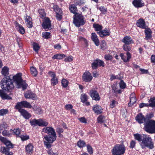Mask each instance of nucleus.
<instances>
[{"mask_svg":"<svg viewBox=\"0 0 155 155\" xmlns=\"http://www.w3.org/2000/svg\"><path fill=\"white\" fill-rule=\"evenodd\" d=\"M25 17V22L27 27L28 28L32 27L33 25L31 18L27 15H26Z\"/></svg>","mask_w":155,"mask_h":155,"instance_id":"20","label":"nucleus"},{"mask_svg":"<svg viewBox=\"0 0 155 155\" xmlns=\"http://www.w3.org/2000/svg\"><path fill=\"white\" fill-rule=\"evenodd\" d=\"M100 36L101 37L109 36L110 34V32L108 29H105L101 31L97 32Z\"/></svg>","mask_w":155,"mask_h":155,"instance_id":"21","label":"nucleus"},{"mask_svg":"<svg viewBox=\"0 0 155 155\" xmlns=\"http://www.w3.org/2000/svg\"><path fill=\"white\" fill-rule=\"evenodd\" d=\"M2 135L4 136H9L10 135V133L6 130H4L2 133Z\"/></svg>","mask_w":155,"mask_h":155,"instance_id":"62","label":"nucleus"},{"mask_svg":"<svg viewBox=\"0 0 155 155\" xmlns=\"http://www.w3.org/2000/svg\"><path fill=\"white\" fill-rule=\"evenodd\" d=\"M134 93H132L130 95V102L128 104L129 106H132L136 101V99L134 96Z\"/></svg>","mask_w":155,"mask_h":155,"instance_id":"27","label":"nucleus"},{"mask_svg":"<svg viewBox=\"0 0 155 155\" xmlns=\"http://www.w3.org/2000/svg\"><path fill=\"white\" fill-rule=\"evenodd\" d=\"M69 9L70 12L75 15L77 13V9L76 6L74 5L73 4L69 6Z\"/></svg>","mask_w":155,"mask_h":155,"instance_id":"31","label":"nucleus"},{"mask_svg":"<svg viewBox=\"0 0 155 155\" xmlns=\"http://www.w3.org/2000/svg\"><path fill=\"white\" fill-rule=\"evenodd\" d=\"M88 98V97L87 95L85 94H83L81 95V100L82 102L83 103L87 101Z\"/></svg>","mask_w":155,"mask_h":155,"instance_id":"41","label":"nucleus"},{"mask_svg":"<svg viewBox=\"0 0 155 155\" xmlns=\"http://www.w3.org/2000/svg\"><path fill=\"white\" fill-rule=\"evenodd\" d=\"M30 70L31 74L34 76H36L38 74L36 69L34 67H31Z\"/></svg>","mask_w":155,"mask_h":155,"instance_id":"36","label":"nucleus"},{"mask_svg":"<svg viewBox=\"0 0 155 155\" xmlns=\"http://www.w3.org/2000/svg\"><path fill=\"white\" fill-rule=\"evenodd\" d=\"M42 26L45 31H47L51 28V21L48 18H45L42 24Z\"/></svg>","mask_w":155,"mask_h":155,"instance_id":"11","label":"nucleus"},{"mask_svg":"<svg viewBox=\"0 0 155 155\" xmlns=\"http://www.w3.org/2000/svg\"><path fill=\"white\" fill-rule=\"evenodd\" d=\"M19 137L22 141L26 140L29 139V137L28 135H20Z\"/></svg>","mask_w":155,"mask_h":155,"instance_id":"57","label":"nucleus"},{"mask_svg":"<svg viewBox=\"0 0 155 155\" xmlns=\"http://www.w3.org/2000/svg\"><path fill=\"white\" fill-rule=\"evenodd\" d=\"M125 149L124 145L117 144L112 150L113 155H121L125 153Z\"/></svg>","mask_w":155,"mask_h":155,"instance_id":"7","label":"nucleus"},{"mask_svg":"<svg viewBox=\"0 0 155 155\" xmlns=\"http://www.w3.org/2000/svg\"><path fill=\"white\" fill-rule=\"evenodd\" d=\"M134 138L136 140L140 142V143L143 141V140L146 138V135L142 134H136L134 135Z\"/></svg>","mask_w":155,"mask_h":155,"instance_id":"16","label":"nucleus"},{"mask_svg":"<svg viewBox=\"0 0 155 155\" xmlns=\"http://www.w3.org/2000/svg\"><path fill=\"white\" fill-rule=\"evenodd\" d=\"M25 97L26 98L31 99L33 100H35L37 98L36 94L30 91L26 92L25 94Z\"/></svg>","mask_w":155,"mask_h":155,"instance_id":"13","label":"nucleus"},{"mask_svg":"<svg viewBox=\"0 0 155 155\" xmlns=\"http://www.w3.org/2000/svg\"><path fill=\"white\" fill-rule=\"evenodd\" d=\"M132 4L137 8L141 7L144 5V3L141 0H134L132 2Z\"/></svg>","mask_w":155,"mask_h":155,"instance_id":"17","label":"nucleus"},{"mask_svg":"<svg viewBox=\"0 0 155 155\" xmlns=\"http://www.w3.org/2000/svg\"><path fill=\"white\" fill-rule=\"evenodd\" d=\"M0 140L6 145L8 148H13L12 144L11 142L7 140L6 138L1 136L0 137Z\"/></svg>","mask_w":155,"mask_h":155,"instance_id":"15","label":"nucleus"},{"mask_svg":"<svg viewBox=\"0 0 155 155\" xmlns=\"http://www.w3.org/2000/svg\"><path fill=\"white\" fill-rule=\"evenodd\" d=\"M2 74L4 76H6L9 74V68L7 66H4L1 71Z\"/></svg>","mask_w":155,"mask_h":155,"instance_id":"28","label":"nucleus"},{"mask_svg":"<svg viewBox=\"0 0 155 155\" xmlns=\"http://www.w3.org/2000/svg\"><path fill=\"white\" fill-rule=\"evenodd\" d=\"M89 94L93 100L96 101H99L100 99L98 93L95 90H91L90 91Z\"/></svg>","mask_w":155,"mask_h":155,"instance_id":"10","label":"nucleus"},{"mask_svg":"<svg viewBox=\"0 0 155 155\" xmlns=\"http://www.w3.org/2000/svg\"><path fill=\"white\" fill-rule=\"evenodd\" d=\"M38 119H34L31 120L30 121L31 124L33 126H35L36 125L38 126Z\"/></svg>","mask_w":155,"mask_h":155,"instance_id":"43","label":"nucleus"},{"mask_svg":"<svg viewBox=\"0 0 155 155\" xmlns=\"http://www.w3.org/2000/svg\"><path fill=\"white\" fill-rule=\"evenodd\" d=\"M99 9L101 12L103 14H105L107 12V9L106 8L103 6L101 7Z\"/></svg>","mask_w":155,"mask_h":155,"instance_id":"58","label":"nucleus"},{"mask_svg":"<svg viewBox=\"0 0 155 155\" xmlns=\"http://www.w3.org/2000/svg\"><path fill=\"white\" fill-rule=\"evenodd\" d=\"M73 59V57L72 56H69L68 57H66L64 61L65 62H70L72 61Z\"/></svg>","mask_w":155,"mask_h":155,"instance_id":"56","label":"nucleus"},{"mask_svg":"<svg viewBox=\"0 0 155 155\" xmlns=\"http://www.w3.org/2000/svg\"><path fill=\"white\" fill-rule=\"evenodd\" d=\"M154 116V114L153 113H147L146 115L145 119L147 121H149L152 120H150V119L152 118Z\"/></svg>","mask_w":155,"mask_h":155,"instance_id":"38","label":"nucleus"},{"mask_svg":"<svg viewBox=\"0 0 155 155\" xmlns=\"http://www.w3.org/2000/svg\"><path fill=\"white\" fill-rule=\"evenodd\" d=\"M120 87L121 89H124L126 87V84L123 81H121L120 83Z\"/></svg>","mask_w":155,"mask_h":155,"instance_id":"61","label":"nucleus"},{"mask_svg":"<svg viewBox=\"0 0 155 155\" xmlns=\"http://www.w3.org/2000/svg\"><path fill=\"white\" fill-rule=\"evenodd\" d=\"M104 62L100 60L96 59L94 60V61L92 64V67L93 69H96L97 67L99 66H104Z\"/></svg>","mask_w":155,"mask_h":155,"instance_id":"12","label":"nucleus"},{"mask_svg":"<svg viewBox=\"0 0 155 155\" xmlns=\"http://www.w3.org/2000/svg\"><path fill=\"white\" fill-rule=\"evenodd\" d=\"M66 55L62 54H59L54 55L52 57V58L54 59H57L61 60L62 59L66 57Z\"/></svg>","mask_w":155,"mask_h":155,"instance_id":"32","label":"nucleus"},{"mask_svg":"<svg viewBox=\"0 0 155 155\" xmlns=\"http://www.w3.org/2000/svg\"><path fill=\"white\" fill-rule=\"evenodd\" d=\"M78 146L80 147H82L85 146V143L84 141L80 140L77 143Z\"/></svg>","mask_w":155,"mask_h":155,"instance_id":"51","label":"nucleus"},{"mask_svg":"<svg viewBox=\"0 0 155 155\" xmlns=\"http://www.w3.org/2000/svg\"><path fill=\"white\" fill-rule=\"evenodd\" d=\"M87 149L88 153L91 154H92L93 152V150L91 147L89 145H87Z\"/></svg>","mask_w":155,"mask_h":155,"instance_id":"54","label":"nucleus"},{"mask_svg":"<svg viewBox=\"0 0 155 155\" xmlns=\"http://www.w3.org/2000/svg\"><path fill=\"white\" fill-rule=\"evenodd\" d=\"M121 79V77L119 74L117 75H112L110 76V79L111 81L115 79Z\"/></svg>","mask_w":155,"mask_h":155,"instance_id":"52","label":"nucleus"},{"mask_svg":"<svg viewBox=\"0 0 155 155\" xmlns=\"http://www.w3.org/2000/svg\"><path fill=\"white\" fill-rule=\"evenodd\" d=\"M33 48L34 51L37 53L38 52V50L40 48L39 45L37 43H34L33 44Z\"/></svg>","mask_w":155,"mask_h":155,"instance_id":"46","label":"nucleus"},{"mask_svg":"<svg viewBox=\"0 0 155 155\" xmlns=\"http://www.w3.org/2000/svg\"><path fill=\"white\" fill-rule=\"evenodd\" d=\"M48 74L52 78L51 80V85L54 86L57 84L58 82V79L56 77V75L55 73L50 71L49 72Z\"/></svg>","mask_w":155,"mask_h":155,"instance_id":"9","label":"nucleus"},{"mask_svg":"<svg viewBox=\"0 0 155 155\" xmlns=\"http://www.w3.org/2000/svg\"><path fill=\"white\" fill-rule=\"evenodd\" d=\"M117 102L115 101L114 100H113L111 101V103L110 104V107L111 108H113L114 107L116 104Z\"/></svg>","mask_w":155,"mask_h":155,"instance_id":"63","label":"nucleus"},{"mask_svg":"<svg viewBox=\"0 0 155 155\" xmlns=\"http://www.w3.org/2000/svg\"><path fill=\"white\" fill-rule=\"evenodd\" d=\"M83 81L86 82H89L91 81L93 77L90 73L88 71L84 72L82 76Z\"/></svg>","mask_w":155,"mask_h":155,"instance_id":"8","label":"nucleus"},{"mask_svg":"<svg viewBox=\"0 0 155 155\" xmlns=\"http://www.w3.org/2000/svg\"><path fill=\"white\" fill-rule=\"evenodd\" d=\"M140 144L142 148H144L147 147L150 149L153 148V143L151 137L148 136L147 135L146 138L142 141Z\"/></svg>","mask_w":155,"mask_h":155,"instance_id":"6","label":"nucleus"},{"mask_svg":"<svg viewBox=\"0 0 155 155\" xmlns=\"http://www.w3.org/2000/svg\"><path fill=\"white\" fill-rule=\"evenodd\" d=\"M16 28L18 31L21 34H24L25 30L24 28L20 25L17 24L16 25Z\"/></svg>","mask_w":155,"mask_h":155,"instance_id":"30","label":"nucleus"},{"mask_svg":"<svg viewBox=\"0 0 155 155\" xmlns=\"http://www.w3.org/2000/svg\"><path fill=\"white\" fill-rule=\"evenodd\" d=\"M22 107H23V101L18 103L15 106V108L18 109L19 111L20 109H23L21 108Z\"/></svg>","mask_w":155,"mask_h":155,"instance_id":"44","label":"nucleus"},{"mask_svg":"<svg viewBox=\"0 0 155 155\" xmlns=\"http://www.w3.org/2000/svg\"><path fill=\"white\" fill-rule=\"evenodd\" d=\"M78 120L81 122L86 124L87 123V119L84 117H82L78 119Z\"/></svg>","mask_w":155,"mask_h":155,"instance_id":"59","label":"nucleus"},{"mask_svg":"<svg viewBox=\"0 0 155 155\" xmlns=\"http://www.w3.org/2000/svg\"><path fill=\"white\" fill-rule=\"evenodd\" d=\"M8 113V110L6 109H2L0 110V116H4Z\"/></svg>","mask_w":155,"mask_h":155,"instance_id":"50","label":"nucleus"},{"mask_svg":"<svg viewBox=\"0 0 155 155\" xmlns=\"http://www.w3.org/2000/svg\"><path fill=\"white\" fill-rule=\"evenodd\" d=\"M137 25L138 27L143 29L145 28L146 27L144 21L142 19H140L137 21Z\"/></svg>","mask_w":155,"mask_h":155,"instance_id":"22","label":"nucleus"},{"mask_svg":"<svg viewBox=\"0 0 155 155\" xmlns=\"http://www.w3.org/2000/svg\"><path fill=\"white\" fill-rule=\"evenodd\" d=\"M145 33L146 35V38L147 39L150 38L151 37V31L150 30H146L145 31Z\"/></svg>","mask_w":155,"mask_h":155,"instance_id":"48","label":"nucleus"},{"mask_svg":"<svg viewBox=\"0 0 155 155\" xmlns=\"http://www.w3.org/2000/svg\"><path fill=\"white\" fill-rule=\"evenodd\" d=\"M2 88L5 90H9L14 88L12 80L9 77L4 78L1 81Z\"/></svg>","mask_w":155,"mask_h":155,"instance_id":"3","label":"nucleus"},{"mask_svg":"<svg viewBox=\"0 0 155 155\" xmlns=\"http://www.w3.org/2000/svg\"><path fill=\"white\" fill-rule=\"evenodd\" d=\"M128 44H124L123 46V49L125 51L127 52L130 51L131 49V47Z\"/></svg>","mask_w":155,"mask_h":155,"instance_id":"40","label":"nucleus"},{"mask_svg":"<svg viewBox=\"0 0 155 155\" xmlns=\"http://www.w3.org/2000/svg\"><path fill=\"white\" fill-rule=\"evenodd\" d=\"M42 37L44 38L48 39L51 37L50 33L48 32H44L42 33Z\"/></svg>","mask_w":155,"mask_h":155,"instance_id":"35","label":"nucleus"},{"mask_svg":"<svg viewBox=\"0 0 155 155\" xmlns=\"http://www.w3.org/2000/svg\"><path fill=\"white\" fill-rule=\"evenodd\" d=\"M122 41L124 43V44H128L134 43V41L129 36H126L122 40Z\"/></svg>","mask_w":155,"mask_h":155,"instance_id":"18","label":"nucleus"},{"mask_svg":"<svg viewBox=\"0 0 155 155\" xmlns=\"http://www.w3.org/2000/svg\"><path fill=\"white\" fill-rule=\"evenodd\" d=\"M61 83L63 87L65 88L68 85V81L65 79L64 78L61 80Z\"/></svg>","mask_w":155,"mask_h":155,"instance_id":"42","label":"nucleus"},{"mask_svg":"<svg viewBox=\"0 0 155 155\" xmlns=\"http://www.w3.org/2000/svg\"><path fill=\"white\" fill-rule=\"evenodd\" d=\"M93 110L95 113L97 114H100L102 112L101 107L97 104L94 106Z\"/></svg>","mask_w":155,"mask_h":155,"instance_id":"24","label":"nucleus"},{"mask_svg":"<svg viewBox=\"0 0 155 155\" xmlns=\"http://www.w3.org/2000/svg\"><path fill=\"white\" fill-rule=\"evenodd\" d=\"M19 112L23 117L26 119H29L31 116L28 112L24 109H20Z\"/></svg>","mask_w":155,"mask_h":155,"instance_id":"23","label":"nucleus"},{"mask_svg":"<svg viewBox=\"0 0 155 155\" xmlns=\"http://www.w3.org/2000/svg\"><path fill=\"white\" fill-rule=\"evenodd\" d=\"M120 56L121 59L124 61V62H128L130 61V59L131 58V55L130 53L127 52L126 53V57L124 54L121 53L120 54Z\"/></svg>","mask_w":155,"mask_h":155,"instance_id":"14","label":"nucleus"},{"mask_svg":"<svg viewBox=\"0 0 155 155\" xmlns=\"http://www.w3.org/2000/svg\"><path fill=\"white\" fill-rule=\"evenodd\" d=\"M101 49L104 50L107 48L106 44L104 41H102L100 45Z\"/></svg>","mask_w":155,"mask_h":155,"instance_id":"49","label":"nucleus"},{"mask_svg":"<svg viewBox=\"0 0 155 155\" xmlns=\"http://www.w3.org/2000/svg\"><path fill=\"white\" fill-rule=\"evenodd\" d=\"M0 96L3 99H10L11 97L7 94L3 90H0Z\"/></svg>","mask_w":155,"mask_h":155,"instance_id":"29","label":"nucleus"},{"mask_svg":"<svg viewBox=\"0 0 155 155\" xmlns=\"http://www.w3.org/2000/svg\"><path fill=\"white\" fill-rule=\"evenodd\" d=\"M53 9L54 10L56 14H62V11L57 5H54L53 6Z\"/></svg>","mask_w":155,"mask_h":155,"instance_id":"37","label":"nucleus"},{"mask_svg":"<svg viewBox=\"0 0 155 155\" xmlns=\"http://www.w3.org/2000/svg\"><path fill=\"white\" fill-rule=\"evenodd\" d=\"M20 130L18 128L14 129L13 130V132L14 133V134H15L17 137H19L20 135Z\"/></svg>","mask_w":155,"mask_h":155,"instance_id":"55","label":"nucleus"},{"mask_svg":"<svg viewBox=\"0 0 155 155\" xmlns=\"http://www.w3.org/2000/svg\"><path fill=\"white\" fill-rule=\"evenodd\" d=\"M93 26L95 31L98 32L101 31L103 28L101 25L97 24H94Z\"/></svg>","mask_w":155,"mask_h":155,"instance_id":"33","label":"nucleus"},{"mask_svg":"<svg viewBox=\"0 0 155 155\" xmlns=\"http://www.w3.org/2000/svg\"><path fill=\"white\" fill-rule=\"evenodd\" d=\"M34 146L31 143L28 144L25 147L26 152L28 153L31 154L33 151Z\"/></svg>","mask_w":155,"mask_h":155,"instance_id":"25","label":"nucleus"},{"mask_svg":"<svg viewBox=\"0 0 155 155\" xmlns=\"http://www.w3.org/2000/svg\"><path fill=\"white\" fill-rule=\"evenodd\" d=\"M21 75V73H18L15 75L13 76L12 78L14 81L15 83L18 88L22 87L23 89H25L26 88L27 85L25 83L24 81L22 80Z\"/></svg>","mask_w":155,"mask_h":155,"instance_id":"4","label":"nucleus"},{"mask_svg":"<svg viewBox=\"0 0 155 155\" xmlns=\"http://www.w3.org/2000/svg\"><path fill=\"white\" fill-rule=\"evenodd\" d=\"M22 101L23 107L28 108H31L32 107L31 105L29 103L25 101Z\"/></svg>","mask_w":155,"mask_h":155,"instance_id":"45","label":"nucleus"},{"mask_svg":"<svg viewBox=\"0 0 155 155\" xmlns=\"http://www.w3.org/2000/svg\"><path fill=\"white\" fill-rule=\"evenodd\" d=\"M73 17V23L76 27H79L85 24L86 22L85 20L81 14H75Z\"/></svg>","mask_w":155,"mask_h":155,"instance_id":"5","label":"nucleus"},{"mask_svg":"<svg viewBox=\"0 0 155 155\" xmlns=\"http://www.w3.org/2000/svg\"><path fill=\"white\" fill-rule=\"evenodd\" d=\"M33 109L35 112L37 114H40L42 112L41 108L35 106L33 108Z\"/></svg>","mask_w":155,"mask_h":155,"instance_id":"39","label":"nucleus"},{"mask_svg":"<svg viewBox=\"0 0 155 155\" xmlns=\"http://www.w3.org/2000/svg\"><path fill=\"white\" fill-rule=\"evenodd\" d=\"M38 12L40 15V16L42 18H44L46 15V14L44 11V9H40L38 10Z\"/></svg>","mask_w":155,"mask_h":155,"instance_id":"47","label":"nucleus"},{"mask_svg":"<svg viewBox=\"0 0 155 155\" xmlns=\"http://www.w3.org/2000/svg\"><path fill=\"white\" fill-rule=\"evenodd\" d=\"M48 123L44 119H38V126L40 127H47L48 125Z\"/></svg>","mask_w":155,"mask_h":155,"instance_id":"26","label":"nucleus"},{"mask_svg":"<svg viewBox=\"0 0 155 155\" xmlns=\"http://www.w3.org/2000/svg\"><path fill=\"white\" fill-rule=\"evenodd\" d=\"M8 150L9 149L6 148L4 147H1L0 149V151L5 154H6Z\"/></svg>","mask_w":155,"mask_h":155,"instance_id":"53","label":"nucleus"},{"mask_svg":"<svg viewBox=\"0 0 155 155\" xmlns=\"http://www.w3.org/2000/svg\"><path fill=\"white\" fill-rule=\"evenodd\" d=\"M136 143V142L134 140H131L130 143L129 147L132 149L135 146Z\"/></svg>","mask_w":155,"mask_h":155,"instance_id":"60","label":"nucleus"},{"mask_svg":"<svg viewBox=\"0 0 155 155\" xmlns=\"http://www.w3.org/2000/svg\"><path fill=\"white\" fill-rule=\"evenodd\" d=\"M148 106L152 107H155V97L150 98L149 101Z\"/></svg>","mask_w":155,"mask_h":155,"instance_id":"34","label":"nucleus"},{"mask_svg":"<svg viewBox=\"0 0 155 155\" xmlns=\"http://www.w3.org/2000/svg\"><path fill=\"white\" fill-rule=\"evenodd\" d=\"M43 133L48 134L49 136L46 135L44 137L45 141H44V143L46 148L49 149L51 147L50 144L52 143L56 139V134L54 130L51 127H47L42 129V134Z\"/></svg>","mask_w":155,"mask_h":155,"instance_id":"2","label":"nucleus"},{"mask_svg":"<svg viewBox=\"0 0 155 155\" xmlns=\"http://www.w3.org/2000/svg\"><path fill=\"white\" fill-rule=\"evenodd\" d=\"M91 38L92 41L94 42L95 45L98 46L99 45V41L97 36L95 33H92L91 34Z\"/></svg>","mask_w":155,"mask_h":155,"instance_id":"19","label":"nucleus"},{"mask_svg":"<svg viewBox=\"0 0 155 155\" xmlns=\"http://www.w3.org/2000/svg\"><path fill=\"white\" fill-rule=\"evenodd\" d=\"M73 106L70 104H67L65 106V108L67 110H70L72 109Z\"/></svg>","mask_w":155,"mask_h":155,"instance_id":"64","label":"nucleus"},{"mask_svg":"<svg viewBox=\"0 0 155 155\" xmlns=\"http://www.w3.org/2000/svg\"><path fill=\"white\" fill-rule=\"evenodd\" d=\"M135 119L140 124L143 123L144 122V128L146 132L150 134L155 133V120L147 121L141 113L137 114Z\"/></svg>","mask_w":155,"mask_h":155,"instance_id":"1","label":"nucleus"}]
</instances>
